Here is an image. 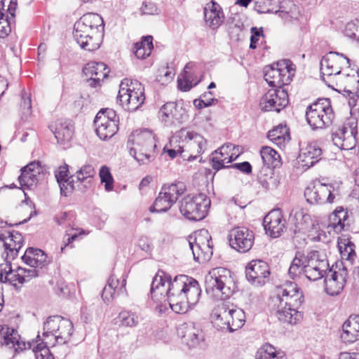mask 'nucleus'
<instances>
[{
    "mask_svg": "<svg viewBox=\"0 0 359 359\" xmlns=\"http://www.w3.org/2000/svg\"><path fill=\"white\" fill-rule=\"evenodd\" d=\"M72 323L69 319L62 317L58 332L55 334V342L59 344H65L72 335Z\"/></svg>",
    "mask_w": 359,
    "mask_h": 359,
    "instance_id": "nucleus-48",
    "label": "nucleus"
},
{
    "mask_svg": "<svg viewBox=\"0 0 359 359\" xmlns=\"http://www.w3.org/2000/svg\"><path fill=\"white\" fill-rule=\"evenodd\" d=\"M267 173L264 174L266 177L262 175V173L259 177V181L262 187L266 189H272L277 187V180L273 177V172L271 170L268 169L265 170Z\"/></svg>",
    "mask_w": 359,
    "mask_h": 359,
    "instance_id": "nucleus-55",
    "label": "nucleus"
},
{
    "mask_svg": "<svg viewBox=\"0 0 359 359\" xmlns=\"http://www.w3.org/2000/svg\"><path fill=\"white\" fill-rule=\"evenodd\" d=\"M229 28L242 31L244 28L243 16L238 13L233 15L230 18Z\"/></svg>",
    "mask_w": 359,
    "mask_h": 359,
    "instance_id": "nucleus-60",
    "label": "nucleus"
},
{
    "mask_svg": "<svg viewBox=\"0 0 359 359\" xmlns=\"http://www.w3.org/2000/svg\"><path fill=\"white\" fill-rule=\"evenodd\" d=\"M255 359H286L283 352L269 344H265L257 351Z\"/></svg>",
    "mask_w": 359,
    "mask_h": 359,
    "instance_id": "nucleus-47",
    "label": "nucleus"
},
{
    "mask_svg": "<svg viewBox=\"0 0 359 359\" xmlns=\"http://www.w3.org/2000/svg\"><path fill=\"white\" fill-rule=\"evenodd\" d=\"M267 137L280 147L284 146L290 140L289 129L286 126L281 124L269 130Z\"/></svg>",
    "mask_w": 359,
    "mask_h": 359,
    "instance_id": "nucleus-40",
    "label": "nucleus"
},
{
    "mask_svg": "<svg viewBox=\"0 0 359 359\" xmlns=\"http://www.w3.org/2000/svg\"><path fill=\"white\" fill-rule=\"evenodd\" d=\"M204 15L206 25L212 29H217L224 20L222 7L213 0L204 8Z\"/></svg>",
    "mask_w": 359,
    "mask_h": 359,
    "instance_id": "nucleus-32",
    "label": "nucleus"
},
{
    "mask_svg": "<svg viewBox=\"0 0 359 359\" xmlns=\"http://www.w3.org/2000/svg\"><path fill=\"white\" fill-rule=\"evenodd\" d=\"M333 190L332 185L318 182L305 189L304 196L311 204L332 203L335 198L332 194Z\"/></svg>",
    "mask_w": 359,
    "mask_h": 359,
    "instance_id": "nucleus-21",
    "label": "nucleus"
},
{
    "mask_svg": "<svg viewBox=\"0 0 359 359\" xmlns=\"http://www.w3.org/2000/svg\"><path fill=\"white\" fill-rule=\"evenodd\" d=\"M350 67V60L341 53L330 52L320 61V72L323 81L330 88L332 79H336L346 68Z\"/></svg>",
    "mask_w": 359,
    "mask_h": 359,
    "instance_id": "nucleus-10",
    "label": "nucleus"
},
{
    "mask_svg": "<svg viewBox=\"0 0 359 359\" xmlns=\"http://www.w3.org/2000/svg\"><path fill=\"white\" fill-rule=\"evenodd\" d=\"M173 290L171 277L163 270H158L154 277L151 285L150 294L151 299L156 304V309L162 313L163 302H168L170 308L176 313H180L178 294H175ZM165 308V305L164 306Z\"/></svg>",
    "mask_w": 359,
    "mask_h": 359,
    "instance_id": "nucleus-5",
    "label": "nucleus"
},
{
    "mask_svg": "<svg viewBox=\"0 0 359 359\" xmlns=\"http://www.w3.org/2000/svg\"><path fill=\"white\" fill-rule=\"evenodd\" d=\"M50 128L58 143L65 144L72 139L74 128L70 121H57Z\"/></svg>",
    "mask_w": 359,
    "mask_h": 359,
    "instance_id": "nucleus-33",
    "label": "nucleus"
},
{
    "mask_svg": "<svg viewBox=\"0 0 359 359\" xmlns=\"http://www.w3.org/2000/svg\"><path fill=\"white\" fill-rule=\"evenodd\" d=\"M32 102L31 98L27 95L26 93L22 94V102H21V110H22V118L27 120V118L32 114Z\"/></svg>",
    "mask_w": 359,
    "mask_h": 359,
    "instance_id": "nucleus-58",
    "label": "nucleus"
},
{
    "mask_svg": "<svg viewBox=\"0 0 359 359\" xmlns=\"http://www.w3.org/2000/svg\"><path fill=\"white\" fill-rule=\"evenodd\" d=\"M348 276V270L342 264L330 269L325 278V292L330 296L339 294L345 287Z\"/></svg>",
    "mask_w": 359,
    "mask_h": 359,
    "instance_id": "nucleus-19",
    "label": "nucleus"
},
{
    "mask_svg": "<svg viewBox=\"0 0 359 359\" xmlns=\"http://www.w3.org/2000/svg\"><path fill=\"white\" fill-rule=\"evenodd\" d=\"M180 196V189L176 182L164 185L154 203L149 208L151 212H164L176 203Z\"/></svg>",
    "mask_w": 359,
    "mask_h": 359,
    "instance_id": "nucleus-20",
    "label": "nucleus"
},
{
    "mask_svg": "<svg viewBox=\"0 0 359 359\" xmlns=\"http://www.w3.org/2000/svg\"><path fill=\"white\" fill-rule=\"evenodd\" d=\"M278 0H257L255 3L257 11L260 13H277Z\"/></svg>",
    "mask_w": 359,
    "mask_h": 359,
    "instance_id": "nucleus-52",
    "label": "nucleus"
},
{
    "mask_svg": "<svg viewBox=\"0 0 359 359\" xmlns=\"http://www.w3.org/2000/svg\"><path fill=\"white\" fill-rule=\"evenodd\" d=\"M68 172V165L67 164L60 166L55 172V178L60 189V193L65 196H67L73 190L76 189L74 176L72 175L67 178Z\"/></svg>",
    "mask_w": 359,
    "mask_h": 359,
    "instance_id": "nucleus-35",
    "label": "nucleus"
},
{
    "mask_svg": "<svg viewBox=\"0 0 359 359\" xmlns=\"http://www.w3.org/2000/svg\"><path fill=\"white\" fill-rule=\"evenodd\" d=\"M0 245L4 248V253L6 254V262H11L17 257L19 250L23 245V238L18 231L0 233Z\"/></svg>",
    "mask_w": 359,
    "mask_h": 359,
    "instance_id": "nucleus-25",
    "label": "nucleus"
},
{
    "mask_svg": "<svg viewBox=\"0 0 359 359\" xmlns=\"http://www.w3.org/2000/svg\"><path fill=\"white\" fill-rule=\"evenodd\" d=\"M184 250L191 251L194 260L204 263L210 259L213 254L212 237L206 229H201L189 235L182 243Z\"/></svg>",
    "mask_w": 359,
    "mask_h": 359,
    "instance_id": "nucleus-7",
    "label": "nucleus"
},
{
    "mask_svg": "<svg viewBox=\"0 0 359 359\" xmlns=\"http://www.w3.org/2000/svg\"><path fill=\"white\" fill-rule=\"evenodd\" d=\"M175 76L172 68L163 67L158 69L156 80L162 84L170 82Z\"/></svg>",
    "mask_w": 359,
    "mask_h": 359,
    "instance_id": "nucleus-56",
    "label": "nucleus"
},
{
    "mask_svg": "<svg viewBox=\"0 0 359 359\" xmlns=\"http://www.w3.org/2000/svg\"><path fill=\"white\" fill-rule=\"evenodd\" d=\"M210 200L205 194L188 195L181 202V213L188 219L201 221L208 215Z\"/></svg>",
    "mask_w": 359,
    "mask_h": 359,
    "instance_id": "nucleus-12",
    "label": "nucleus"
},
{
    "mask_svg": "<svg viewBox=\"0 0 359 359\" xmlns=\"http://www.w3.org/2000/svg\"><path fill=\"white\" fill-rule=\"evenodd\" d=\"M152 41L151 36H146L140 41L135 43L134 53L138 59H145L150 55L154 48Z\"/></svg>",
    "mask_w": 359,
    "mask_h": 359,
    "instance_id": "nucleus-42",
    "label": "nucleus"
},
{
    "mask_svg": "<svg viewBox=\"0 0 359 359\" xmlns=\"http://www.w3.org/2000/svg\"><path fill=\"white\" fill-rule=\"evenodd\" d=\"M276 316L283 323L296 324L302 317V313L298 311L299 308L285 306L282 304H276Z\"/></svg>",
    "mask_w": 359,
    "mask_h": 359,
    "instance_id": "nucleus-38",
    "label": "nucleus"
},
{
    "mask_svg": "<svg viewBox=\"0 0 359 359\" xmlns=\"http://www.w3.org/2000/svg\"><path fill=\"white\" fill-rule=\"evenodd\" d=\"M357 123L350 121L338 128L332 133V141L337 147L344 150H351L356 146L358 134Z\"/></svg>",
    "mask_w": 359,
    "mask_h": 359,
    "instance_id": "nucleus-18",
    "label": "nucleus"
},
{
    "mask_svg": "<svg viewBox=\"0 0 359 359\" xmlns=\"http://www.w3.org/2000/svg\"><path fill=\"white\" fill-rule=\"evenodd\" d=\"M245 275L248 280L252 285H263L269 280V266L263 260H252L245 267Z\"/></svg>",
    "mask_w": 359,
    "mask_h": 359,
    "instance_id": "nucleus-22",
    "label": "nucleus"
},
{
    "mask_svg": "<svg viewBox=\"0 0 359 359\" xmlns=\"http://www.w3.org/2000/svg\"><path fill=\"white\" fill-rule=\"evenodd\" d=\"M102 22L100 15L92 13L84 14L75 22L73 36L82 49L94 51L100 48L101 34L99 28Z\"/></svg>",
    "mask_w": 359,
    "mask_h": 359,
    "instance_id": "nucleus-2",
    "label": "nucleus"
},
{
    "mask_svg": "<svg viewBox=\"0 0 359 359\" xmlns=\"http://www.w3.org/2000/svg\"><path fill=\"white\" fill-rule=\"evenodd\" d=\"M144 88L137 80L123 79L117 96V102L127 111H134L144 102Z\"/></svg>",
    "mask_w": 359,
    "mask_h": 359,
    "instance_id": "nucleus-8",
    "label": "nucleus"
},
{
    "mask_svg": "<svg viewBox=\"0 0 359 359\" xmlns=\"http://www.w3.org/2000/svg\"><path fill=\"white\" fill-rule=\"evenodd\" d=\"M114 320L116 324L123 327H135L140 323L139 316L128 310L121 311Z\"/></svg>",
    "mask_w": 359,
    "mask_h": 359,
    "instance_id": "nucleus-41",
    "label": "nucleus"
},
{
    "mask_svg": "<svg viewBox=\"0 0 359 359\" xmlns=\"http://www.w3.org/2000/svg\"><path fill=\"white\" fill-rule=\"evenodd\" d=\"M289 103L288 95L283 88H273L261 98L259 107L264 111H280Z\"/></svg>",
    "mask_w": 359,
    "mask_h": 359,
    "instance_id": "nucleus-17",
    "label": "nucleus"
},
{
    "mask_svg": "<svg viewBox=\"0 0 359 359\" xmlns=\"http://www.w3.org/2000/svg\"><path fill=\"white\" fill-rule=\"evenodd\" d=\"M329 264L321 257L318 251L313 250L304 255L297 252L288 270L290 276L295 278L304 275L310 280H318L325 276Z\"/></svg>",
    "mask_w": 359,
    "mask_h": 359,
    "instance_id": "nucleus-1",
    "label": "nucleus"
},
{
    "mask_svg": "<svg viewBox=\"0 0 359 359\" xmlns=\"http://www.w3.org/2000/svg\"><path fill=\"white\" fill-rule=\"evenodd\" d=\"M48 345H55V342L52 339H44V341L37 344L32 348L33 352L35 353L36 359H54L53 354L50 353Z\"/></svg>",
    "mask_w": 359,
    "mask_h": 359,
    "instance_id": "nucleus-50",
    "label": "nucleus"
},
{
    "mask_svg": "<svg viewBox=\"0 0 359 359\" xmlns=\"http://www.w3.org/2000/svg\"><path fill=\"white\" fill-rule=\"evenodd\" d=\"M294 72L292 62L290 60H283L266 68L264 79L273 88H282L290 83Z\"/></svg>",
    "mask_w": 359,
    "mask_h": 359,
    "instance_id": "nucleus-11",
    "label": "nucleus"
},
{
    "mask_svg": "<svg viewBox=\"0 0 359 359\" xmlns=\"http://www.w3.org/2000/svg\"><path fill=\"white\" fill-rule=\"evenodd\" d=\"M210 316L217 330L229 332L241 328L245 323L243 310L227 302H219L212 309Z\"/></svg>",
    "mask_w": 359,
    "mask_h": 359,
    "instance_id": "nucleus-4",
    "label": "nucleus"
},
{
    "mask_svg": "<svg viewBox=\"0 0 359 359\" xmlns=\"http://www.w3.org/2000/svg\"><path fill=\"white\" fill-rule=\"evenodd\" d=\"M339 248L342 259L352 264L356 256L353 243L349 240H344L339 243Z\"/></svg>",
    "mask_w": 359,
    "mask_h": 359,
    "instance_id": "nucleus-51",
    "label": "nucleus"
},
{
    "mask_svg": "<svg viewBox=\"0 0 359 359\" xmlns=\"http://www.w3.org/2000/svg\"><path fill=\"white\" fill-rule=\"evenodd\" d=\"M119 118L112 109H102L97 114L94 125L100 139L107 140L111 138L118 130Z\"/></svg>",
    "mask_w": 359,
    "mask_h": 359,
    "instance_id": "nucleus-13",
    "label": "nucleus"
},
{
    "mask_svg": "<svg viewBox=\"0 0 359 359\" xmlns=\"http://www.w3.org/2000/svg\"><path fill=\"white\" fill-rule=\"evenodd\" d=\"M126 280L123 279L121 287L117 289L119 280L114 274L111 275L102 292V298L104 303H110L114 299L116 294H119L123 292L126 290Z\"/></svg>",
    "mask_w": 359,
    "mask_h": 359,
    "instance_id": "nucleus-37",
    "label": "nucleus"
},
{
    "mask_svg": "<svg viewBox=\"0 0 359 359\" xmlns=\"http://www.w3.org/2000/svg\"><path fill=\"white\" fill-rule=\"evenodd\" d=\"M19 182L22 188L31 189L38 182L37 174L25 170H21Z\"/></svg>",
    "mask_w": 359,
    "mask_h": 359,
    "instance_id": "nucleus-53",
    "label": "nucleus"
},
{
    "mask_svg": "<svg viewBox=\"0 0 359 359\" xmlns=\"http://www.w3.org/2000/svg\"><path fill=\"white\" fill-rule=\"evenodd\" d=\"M11 32V27L7 18H4V13L0 11V38L7 36Z\"/></svg>",
    "mask_w": 359,
    "mask_h": 359,
    "instance_id": "nucleus-63",
    "label": "nucleus"
},
{
    "mask_svg": "<svg viewBox=\"0 0 359 359\" xmlns=\"http://www.w3.org/2000/svg\"><path fill=\"white\" fill-rule=\"evenodd\" d=\"M142 15H155L158 13L156 5L152 2L144 1L140 9Z\"/></svg>",
    "mask_w": 359,
    "mask_h": 359,
    "instance_id": "nucleus-62",
    "label": "nucleus"
},
{
    "mask_svg": "<svg viewBox=\"0 0 359 359\" xmlns=\"http://www.w3.org/2000/svg\"><path fill=\"white\" fill-rule=\"evenodd\" d=\"M260 36H263L262 28H257L255 27H252L250 44V48L251 49H255L257 48V44L259 40Z\"/></svg>",
    "mask_w": 359,
    "mask_h": 359,
    "instance_id": "nucleus-61",
    "label": "nucleus"
},
{
    "mask_svg": "<svg viewBox=\"0 0 359 359\" xmlns=\"http://www.w3.org/2000/svg\"><path fill=\"white\" fill-rule=\"evenodd\" d=\"M109 72L107 65L103 62H90L83 68V73L92 87L100 86Z\"/></svg>",
    "mask_w": 359,
    "mask_h": 359,
    "instance_id": "nucleus-30",
    "label": "nucleus"
},
{
    "mask_svg": "<svg viewBox=\"0 0 359 359\" xmlns=\"http://www.w3.org/2000/svg\"><path fill=\"white\" fill-rule=\"evenodd\" d=\"M348 213L342 207L337 208L330 216V226H332L334 231L340 232L345 226V221L347 219Z\"/></svg>",
    "mask_w": 359,
    "mask_h": 359,
    "instance_id": "nucleus-46",
    "label": "nucleus"
},
{
    "mask_svg": "<svg viewBox=\"0 0 359 359\" xmlns=\"http://www.w3.org/2000/svg\"><path fill=\"white\" fill-rule=\"evenodd\" d=\"M129 153L140 165H147L156 156V140L151 130H136L128 138Z\"/></svg>",
    "mask_w": 359,
    "mask_h": 359,
    "instance_id": "nucleus-3",
    "label": "nucleus"
},
{
    "mask_svg": "<svg viewBox=\"0 0 359 359\" xmlns=\"http://www.w3.org/2000/svg\"><path fill=\"white\" fill-rule=\"evenodd\" d=\"M189 68V65H187L184 68V75L183 79H181V91H189L191 88L196 86L199 81L196 79H190V76L187 74V69Z\"/></svg>",
    "mask_w": 359,
    "mask_h": 359,
    "instance_id": "nucleus-57",
    "label": "nucleus"
},
{
    "mask_svg": "<svg viewBox=\"0 0 359 359\" xmlns=\"http://www.w3.org/2000/svg\"><path fill=\"white\" fill-rule=\"evenodd\" d=\"M263 226L266 233L271 238L281 236L286 229V220L280 209L270 211L264 218Z\"/></svg>",
    "mask_w": 359,
    "mask_h": 359,
    "instance_id": "nucleus-24",
    "label": "nucleus"
},
{
    "mask_svg": "<svg viewBox=\"0 0 359 359\" xmlns=\"http://www.w3.org/2000/svg\"><path fill=\"white\" fill-rule=\"evenodd\" d=\"M5 268H6V271L4 272L3 283L8 282L15 287L39 276V271L35 269H27L18 266L16 269H13L11 262H6Z\"/></svg>",
    "mask_w": 359,
    "mask_h": 359,
    "instance_id": "nucleus-23",
    "label": "nucleus"
},
{
    "mask_svg": "<svg viewBox=\"0 0 359 359\" xmlns=\"http://www.w3.org/2000/svg\"><path fill=\"white\" fill-rule=\"evenodd\" d=\"M334 114L327 98L319 99L310 104L306 111L307 123L313 129H321L332 124Z\"/></svg>",
    "mask_w": 359,
    "mask_h": 359,
    "instance_id": "nucleus-9",
    "label": "nucleus"
},
{
    "mask_svg": "<svg viewBox=\"0 0 359 359\" xmlns=\"http://www.w3.org/2000/svg\"><path fill=\"white\" fill-rule=\"evenodd\" d=\"M228 241L232 249L245 253L252 248L255 242V234L252 231L247 227L236 226L229 231Z\"/></svg>",
    "mask_w": 359,
    "mask_h": 359,
    "instance_id": "nucleus-16",
    "label": "nucleus"
},
{
    "mask_svg": "<svg viewBox=\"0 0 359 359\" xmlns=\"http://www.w3.org/2000/svg\"><path fill=\"white\" fill-rule=\"evenodd\" d=\"M351 71V74L345 70L334 79L336 86L339 88L337 90L346 93L349 97L357 96L359 90V70Z\"/></svg>",
    "mask_w": 359,
    "mask_h": 359,
    "instance_id": "nucleus-26",
    "label": "nucleus"
},
{
    "mask_svg": "<svg viewBox=\"0 0 359 359\" xmlns=\"http://www.w3.org/2000/svg\"><path fill=\"white\" fill-rule=\"evenodd\" d=\"M207 294L217 299L230 297L236 286L231 271L224 267H216L210 270L205 278Z\"/></svg>",
    "mask_w": 359,
    "mask_h": 359,
    "instance_id": "nucleus-6",
    "label": "nucleus"
},
{
    "mask_svg": "<svg viewBox=\"0 0 359 359\" xmlns=\"http://www.w3.org/2000/svg\"><path fill=\"white\" fill-rule=\"evenodd\" d=\"M95 175V170L93 165H85L76 171L74 175L75 180L76 189L83 191L84 189L89 187L91 184L92 178Z\"/></svg>",
    "mask_w": 359,
    "mask_h": 359,
    "instance_id": "nucleus-39",
    "label": "nucleus"
},
{
    "mask_svg": "<svg viewBox=\"0 0 359 359\" xmlns=\"http://www.w3.org/2000/svg\"><path fill=\"white\" fill-rule=\"evenodd\" d=\"M217 102V100L214 97H210L208 100H204L200 97L194 100V105L196 109H201L204 107H210Z\"/></svg>",
    "mask_w": 359,
    "mask_h": 359,
    "instance_id": "nucleus-64",
    "label": "nucleus"
},
{
    "mask_svg": "<svg viewBox=\"0 0 359 359\" xmlns=\"http://www.w3.org/2000/svg\"><path fill=\"white\" fill-rule=\"evenodd\" d=\"M182 137H184L183 141H187V143L189 142L190 147H197L198 154L203 152L205 142L202 136L194 132L185 131L181 129V138H182Z\"/></svg>",
    "mask_w": 359,
    "mask_h": 359,
    "instance_id": "nucleus-49",
    "label": "nucleus"
},
{
    "mask_svg": "<svg viewBox=\"0 0 359 359\" xmlns=\"http://www.w3.org/2000/svg\"><path fill=\"white\" fill-rule=\"evenodd\" d=\"M22 261L32 269H43L50 263V259L47 255L41 249L28 248L23 256Z\"/></svg>",
    "mask_w": 359,
    "mask_h": 359,
    "instance_id": "nucleus-31",
    "label": "nucleus"
},
{
    "mask_svg": "<svg viewBox=\"0 0 359 359\" xmlns=\"http://www.w3.org/2000/svg\"><path fill=\"white\" fill-rule=\"evenodd\" d=\"M345 34L359 41V22H348L346 25Z\"/></svg>",
    "mask_w": 359,
    "mask_h": 359,
    "instance_id": "nucleus-59",
    "label": "nucleus"
},
{
    "mask_svg": "<svg viewBox=\"0 0 359 359\" xmlns=\"http://www.w3.org/2000/svg\"><path fill=\"white\" fill-rule=\"evenodd\" d=\"M260 155L264 164L268 167L274 168L281 165L280 156L270 147H263L260 150Z\"/></svg>",
    "mask_w": 359,
    "mask_h": 359,
    "instance_id": "nucleus-45",
    "label": "nucleus"
},
{
    "mask_svg": "<svg viewBox=\"0 0 359 359\" xmlns=\"http://www.w3.org/2000/svg\"><path fill=\"white\" fill-rule=\"evenodd\" d=\"M322 155V149L317 142H311L302 149L299 156L303 167L310 168L318 162Z\"/></svg>",
    "mask_w": 359,
    "mask_h": 359,
    "instance_id": "nucleus-34",
    "label": "nucleus"
},
{
    "mask_svg": "<svg viewBox=\"0 0 359 359\" xmlns=\"http://www.w3.org/2000/svg\"><path fill=\"white\" fill-rule=\"evenodd\" d=\"M182 343L189 348L201 347L204 343V334L202 330L195 326L194 323H184L181 327Z\"/></svg>",
    "mask_w": 359,
    "mask_h": 359,
    "instance_id": "nucleus-28",
    "label": "nucleus"
},
{
    "mask_svg": "<svg viewBox=\"0 0 359 359\" xmlns=\"http://www.w3.org/2000/svg\"><path fill=\"white\" fill-rule=\"evenodd\" d=\"M341 340L352 343L359 339V315L351 316L342 326Z\"/></svg>",
    "mask_w": 359,
    "mask_h": 359,
    "instance_id": "nucleus-36",
    "label": "nucleus"
},
{
    "mask_svg": "<svg viewBox=\"0 0 359 359\" xmlns=\"http://www.w3.org/2000/svg\"><path fill=\"white\" fill-rule=\"evenodd\" d=\"M160 114L162 121L168 125L175 124L179 122L177 117L178 111L177 109V103L175 102H170L165 103L160 110Z\"/></svg>",
    "mask_w": 359,
    "mask_h": 359,
    "instance_id": "nucleus-43",
    "label": "nucleus"
},
{
    "mask_svg": "<svg viewBox=\"0 0 359 359\" xmlns=\"http://www.w3.org/2000/svg\"><path fill=\"white\" fill-rule=\"evenodd\" d=\"M235 149L234 145L228 143L212 152L210 157L212 168L216 170L228 168L229 166H226V164L231 163L238 157V155L233 157L234 154L231 152V150Z\"/></svg>",
    "mask_w": 359,
    "mask_h": 359,
    "instance_id": "nucleus-29",
    "label": "nucleus"
},
{
    "mask_svg": "<svg viewBox=\"0 0 359 359\" xmlns=\"http://www.w3.org/2000/svg\"><path fill=\"white\" fill-rule=\"evenodd\" d=\"M181 313H185L198 302L201 289L195 278L186 275L181 274Z\"/></svg>",
    "mask_w": 359,
    "mask_h": 359,
    "instance_id": "nucleus-14",
    "label": "nucleus"
},
{
    "mask_svg": "<svg viewBox=\"0 0 359 359\" xmlns=\"http://www.w3.org/2000/svg\"><path fill=\"white\" fill-rule=\"evenodd\" d=\"M0 346L13 349L15 353L26 349V343L20 340L18 331L8 325H4L0 330Z\"/></svg>",
    "mask_w": 359,
    "mask_h": 359,
    "instance_id": "nucleus-27",
    "label": "nucleus"
},
{
    "mask_svg": "<svg viewBox=\"0 0 359 359\" xmlns=\"http://www.w3.org/2000/svg\"><path fill=\"white\" fill-rule=\"evenodd\" d=\"M99 175L101 182L104 183L105 190L107 191H111L114 188V179L109 168L106 165L102 166L100 170Z\"/></svg>",
    "mask_w": 359,
    "mask_h": 359,
    "instance_id": "nucleus-54",
    "label": "nucleus"
},
{
    "mask_svg": "<svg viewBox=\"0 0 359 359\" xmlns=\"http://www.w3.org/2000/svg\"><path fill=\"white\" fill-rule=\"evenodd\" d=\"M304 300L302 291L295 283L290 281L276 287V296L273 299L274 305L282 304L294 308H299Z\"/></svg>",
    "mask_w": 359,
    "mask_h": 359,
    "instance_id": "nucleus-15",
    "label": "nucleus"
},
{
    "mask_svg": "<svg viewBox=\"0 0 359 359\" xmlns=\"http://www.w3.org/2000/svg\"><path fill=\"white\" fill-rule=\"evenodd\" d=\"M62 317L60 316H50L43 325V336L44 339H53L55 342V334L58 332Z\"/></svg>",
    "mask_w": 359,
    "mask_h": 359,
    "instance_id": "nucleus-44",
    "label": "nucleus"
}]
</instances>
